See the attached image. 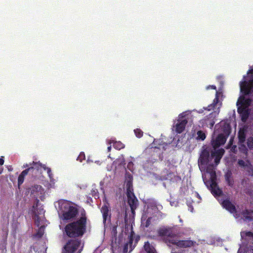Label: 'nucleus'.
<instances>
[{
    "mask_svg": "<svg viewBox=\"0 0 253 253\" xmlns=\"http://www.w3.org/2000/svg\"><path fill=\"white\" fill-rule=\"evenodd\" d=\"M107 149H108V151H110L111 149V146H108Z\"/></svg>",
    "mask_w": 253,
    "mask_h": 253,
    "instance_id": "36",
    "label": "nucleus"
},
{
    "mask_svg": "<svg viewBox=\"0 0 253 253\" xmlns=\"http://www.w3.org/2000/svg\"><path fill=\"white\" fill-rule=\"evenodd\" d=\"M133 239L132 235H131L129 238V242L126 243L124 247L123 253H127L128 252H130L134 248V246L132 245Z\"/></svg>",
    "mask_w": 253,
    "mask_h": 253,
    "instance_id": "15",
    "label": "nucleus"
},
{
    "mask_svg": "<svg viewBox=\"0 0 253 253\" xmlns=\"http://www.w3.org/2000/svg\"><path fill=\"white\" fill-rule=\"evenodd\" d=\"M213 124H214V123H212V124H211V126H213Z\"/></svg>",
    "mask_w": 253,
    "mask_h": 253,
    "instance_id": "41",
    "label": "nucleus"
},
{
    "mask_svg": "<svg viewBox=\"0 0 253 253\" xmlns=\"http://www.w3.org/2000/svg\"><path fill=\"white\" fill-rule=\"evenodd\" d=\"M113 253H115L114 251H113Z\"/></svg>",
    "mask_w": 253,
    "mask_h": 253,
    "instance_id": "43",
    "label": "nucleus"
},
{
    "mask_svg": "<svg viewBox=\"0 0 253 253\" xmlns=\"http://www.w3.org/2000/svg\"><path fill=\"white\" fill-rule=\"evenodd\" d=\"M206 138V135L202 131L197 132V139L198 140H204Z\"/></svg>",
    "mask_w": 253,
    "mask_h": 253,
    "instance_id": "23",
    "label": "nucleus"
},
{
    "mask_svg": "<svg viewBox=\"0 0 253 253\" xmlns=\"http://www.w3.org/2000/svg\"><path fill=\"white\" fill-rule=\"evenodd\" d=\"M31 170H32V168L29 167L25 170H23L20 174L25 177Z\"/></svg>",
    "mask_w": 253,
    "mask_h": 253,
    "instance_id": "29",
    "label": "nucleus"
},
{
    "mask_svg": "<svg viewBox=\"0 0 253 253\" xmlns=\"http://www.w3.org/2000/svg\"><path fill=\"white\" fill-rule=\"evenodd\" d=\"M41 212H42V213H41V214H43V212H43V211H42H42H41Z\"/></svg>",
    "mask_w": 253,
    "mask_h": 253,
    "instance_id": "39",
    "label": "nucleus"
},
{
    "mask_svg": "<svg viewBox=\"0 0 253 253\" xmlns=\"http://www.w3.org/2000/svg\"><path fill=\"white\" fill-rule=\"evenodd\" d=\"M226 138L222 134H219L215 140L212 141L213 150L210 154L208 149L204 150L199 159L198 165L201 171L203 172L202 177L205 184L211 188V193L215 196H220L222 191L216 182L215 167L219 163L224 153L223 149L217 148L221 145L224 144Z\"/></svg>",
    "mask_w": 253,
    "mask_h": 253,
    "instance_id": "1",
    "label": "nucleus"
},
{
    "mask_svg": "<svg viewBox=\"0 0 253 253\" xmlns=\"http://www.w3.org/2000/svg\"><path fill=\"white\" fill-rule=\"evenodd\" d=\"M239 146L241 145H245L244 143L246 140V130L244 129H240L238 133Z\"/></svg>",
    "mask_w": 253,
    "mask_h": 253,
    "instance_id": "17",
    "label": "nucleus"
},
{
    "mask_svg": "<svg viewBox=\"0 0 253 253\" xmlns=\"http://www.w3.org/2000/svg\"><path fill=\"white\" fill-rule=\"evenodd\" d=\"M4 163L3 157L1 156L0 158V165H2Z\"/></svg>",
    "mask_w": 253,
    "mask_h": 253,
    "instance_id": "33",
    "label": "nucleus"
},
{
    "mask_svg": "<svg viewBox=\"0 0 253 253\" xmlns=\"http://www.w3.org/2000/svg\"><path fill=\"white\" fill-rule=\"evenodd\" d=\"M134 133L136 135V136L140 138L143 135V132L139 129H136L134 130Z\"/></svg>",
    "mask_w": 253,
    "mask_h": 253,
    "instance_id": "26",
    "label": "nucleus"
},
{
    "mask_svg": "<svg viewBox=\"0 0 253 253\" xmlns=\"http://www.w3.org/2000/svg\"><path fill=\"white\" fill-rule=\"evenodd\" d=\"M128 180L126 182V195L128 203L131 208L132 213H134V210L136 208L138 201L133 193L132 184L131 182L132 177L130 175H128Z\"/></svg>",
    "mask_w": 253,
    "mask_h": 253,
    "instance_id": "5",
    "label": "nucleus"
},
{
    "mask_svg": "<svg viewBox=\"0 0 253 253\" xmlns=\"http://www.w3.org/2000/svg\"><path fill=\"white\" fill-rule=\"evenodd\" d=\"M226 180H227V181L228 182V184H229L230 186H232V185H233V182H232L230 179H229V178L227 177V178H226Z\"/></svg>",
    "mask_w": 253,
    "mask_h": 253,
    "instance_id": "32",
    "label": "nucleus"
},
{
    "mask_svg": "<svg viewBox=\"0 0 253 253\" xmlns=\"http://www.w3.org/2000/svg\"><path fill=\"white\" fill-rule=\"evenodd\" d=\"M30 168H32V169H36L38 171H41L42 169L44 170H47V173L50 179L52 178V173L51 169L48 168H46L44 165L42 164L40 162H33L32 166Z\"/></svg>",
    "mask_w": 253,
    "mask_h": 253,
    "instance_id": "12",
    "label": "nucleus"
},
{
    "mask_svg": "<svg viewBox=\"0 0 253 253\" xmlns=\"http://www.w3.org/2000/svg\"><path fill=\"white\" fill-rule=\"evenodd\" d=\"M216 86L213 85H209L207 87V89H216Z\"/></svg>",
    "mask_w": 253,
    "mask_h": 253,
    "instance_id": "31",
    "label": "nucleus"
},
{
    "mask_svg": "<svg viewBox=\"0 0 253 253\" xmlns=\"http://www.w3.org/2000/svg\"><path fill=\"white\" fill-rule=\"evenodd\" d=\"M42 218H43L42 215L39 216L37 214V213L35 212L34 219H35V222H36V224L37 225V226L40 225V224H41L40 221L42 220Z\"/></svg>",
    "mask_w": 253,
    "mask_h": 253,
    "instance_id": "22",
    "label": "nucleus"
},
{
    "mask_svg": "<svg viewBox=\"0 0 253 253\" xmlns=\"http://www.w3.org/2000/svg\"><path fill=\"white\" fill-rule=\"evenodd\" d=\"M218 93L217 91L216 92V97L214 99L212 104L209 105L208 107L209 111L211 109L215 110L214 112H212L211 115H217L219 113V109L221 106V103L218 102Z\"/></svg>",
    "mask_w": 253,
    "mask_h": 253,
    "instance_id": "11",
    "label": "nucleus"
},
{
    "mask_svg": "<svg viewBox=\"0 0 253 253\" xmlns=\"http://www.w3.org/2000/svg\"><path fill=\"white\" fill-rule=\"evenodd\" d=\"M238 112L242 116V120L245 121L249 115V110L248 108L239 106L238 108Z\"/></svg>",
    "mask_w": 253,
    "mask_h": 253,
    "instance_id": "16",
    "label": "nucleus"
},
{
    "mask_svg": "<svg viewBox=\"0 0 253 253\" xmlns=\"http://www.w3.org/2000/svg\"><path fill=\"white\" fill-rule=\"evenodd\" d=\"M241 235L242 238L246 237L247 238L246 240H250L251 239L253 240V233L251 232H242L241 233Z\"/></svg>",
    "mask_w": 253,
    "mask_h": 253,
    "instance_id": "20",
    "label": "nucleus"
},
{
    "mask_svg": "<svg viewBox=\"0 0 253 253\" xmlns=\"http://www.w3.org/2000/svg\"><path fill=\"white\" fill-rule=\"evenodd\" d=\"M248 74H251L249 83L246 81L240 83L241 91L246 94L253 93V68L248 71Z\"/></svg>",
    "mask_w": 253,
    "mask_h": 253,
    "instance_id": "10",
    "label": "nucleus"
},
{
    "mask_svg": "<svg viewBox=\"0 0 253 253\" xmlns=\"http://www.w3.org/2000/svg\"><path fill=\"white\" fill-rule=\"evenodd\" d=\"M160 234L162 235H166V230H162L160 232Z\"/></svg>",
    "mask_w": 253,
    "mask_h": 253,
    "instance_id": "34",
    "label": "nucleus"
},
{
    "mask_svg": "<svg viewBox=\"0 0 253 253\" xmlns=\"http://www.w3.org/2000/svg\"><path fill=\"white\" fill-rule=\"evenodd\" d=\"M188 114L187 112H183L180 114L176 122L174 123L173 128L175 131L178 133H181L185 129V126L188 122Z\"/></svg>",
    "mask_w": 253,
    "mask_h": 253,
    "instance_id": "8",
    "label": "nucleus"
},
{
    "mask_svg": "<svg viewBox=\"0 0 253 253\" xmlns=\"http://www.w3.org/2000/svg\"><path fill=\"white\" fill-rule=\"evenodd\" d=\"M167 242L169 244L175 245L179 248H189L194 246L195 242L191 240H179L176 237L169 236L167 239Z\"/></svg>",
    "mask_w": 253,
    "mask_h": 253,
    "instance_id": "9",
    "label": "nucleus"
},
{
    "mask_svg": "<svg viewBox=\"0 0 253 253\" xmlns=\"http://www.w3.org/2000/svg\"><path fill=\"white\" fill-rule=\"evenodd\" d=\"M85 159V154L84 152H81L79 156L77 158V161L82 162Z\"/></svg>",
    "mask_w": 253,
    "mask_h": 253,
    "instance_id": "27",
    "label": "nucleus"
},
{
    "mask_svg": "<svg viewBox=\"0 0 253 253\" xmlns=\"http://www.w3.org/2000/svg\"><path fill=\"white\" fill-rule=\"evenodd\" d=\"M82 248L81 240L72 239L69 240L65 245L62 253H81Z\"/></svg>",
    "mask_w": 253,
    "mask_h": 253,
    "instance_id": "7",
    "label": "nucleus"
},
{
    "mask_svg": "<svg viewBox=\"0 0 253 253\" xmlns=\"http://www.w3.org/2000/svg\"><path fill=\"white\" fill-rule=\"evenodd\" d=\"M144 248L147 253H156L154 248L148 242L145 243Z\"/></svg>",
    "mask_w": 253,
    "mask_h": 253,
    "instance_id": "18",
    "label": "nucleus"
},
{
    "mask_svg": "<svg viewBox=\"0 0 253 253\" xmlns=\"http://www.w3.org/2000/svg\"><path fill=\"white\" fill-rule=\"evenodd\" d=\"M24 180V177L23 175H21V174L19 175L18 179V185H20L23 183Z\"/></svg>",
    "mask_w": 253,
    "mask_h": 253,
    "instance_id": "28",
    "label": "nucleus"
},
{
    "mask_svg": "<svg viewBox=\"0 0 253 253\" xmlns=\"http://www.w3.org/2000/svg\"><path fill=\"white\" fill-rule=\"evenodd\" d=\"M44 233V227L42 225H41V227L39 228L38 232L36 235V236L40 238L41 237Z\"/></svg>",
    "mask_w": 253,
    "mask_h": 253,
    "instance_id": "24",
    "label": "nucleus"
},
{
    "mask_svg": "<svg viewBox=\"0 0 253 253\" xmlns=\"http://www.w3.org/2000/svg\"><path fill=\"white\" fill-rule=\"evenodd\" d=\"M239 150L244 156L242 158L239 159L237 161L238 166L240 169L247 172L249 175H253V166L248 158V150L245 145H241Z\"/></svg>",
    "mask_w": 253,
    "mask_h": 253,
    "instance_id": "4",
    "label": "nucleus"
},
{
    "mask_svg": "<svg viewBox=\"0 0 253 253\" xmlns=\"http://www.w3.org/2000/svg\"><path fill=\"white\" fill-rule=\"evenodd\" d=\"M250 195L253 197V192H250Z\"/></svg>",
    "mask_w": 253,
    "mask_h": 253,
    "instance_id": "37",
    "label": "nucleus"
},
{
    "mask_svg": "<svg viewBox=\"0 0 253 253\" xmlns=\"http://www.w3.org/2000/svg\"><path fill=\"white\" fill-rule=\"evenodd\" d=\"M222 205L223 208L233 213L236 218L243 219L245 221L253 220V211H252L244 210L241 211L240 210H236L235 206L229 200L223 201Z\"/></svg>",
    "mask_w": 253,
    "mask_h": 253,
    "instance_id": "3",
    "label": "nucleus"
},
{
    "mask_svg": "<svg viewBox=\"0 0 253 253\" xmlns=\"http://www.w3.org/2000/svg\"><path fill=\"white\" fill-rule=\"evenodd\" d=\"M252 253H253V249L252 251Z\"/></svg>",
    "mask_w": 253,
    "mask_h": 253,
    "instance_id": "42",
    "label": "nucleus"
},
{
    "mask_svg": "<svg viewBox=\"0 0 253 253\" xmlns=\"http://www.w3.org/2000/svg\"><path fill=\"white\" fill-rule=\"evenodd\" d=\"M247 144L249 148L253 149V136L248 139Z\"/></svg>",
    "mask_w": 253,
    "mask_h": 253,
    "instance_id": "25",
    "label": "nucleus"
},
{
    "mask_svg": "<svg viewBox=\"0 0 253 253\" xmlns=\"http://www.w3.org/2000/svg\"><path fill=\"white\" fill-rule=\"evenodd\" d=\"M109 208L106 205H104L102 207L101 212L103 214V221L105 222L109 216Z\"/></svg>",
    "mask_w": 253,
    "mask_h": 253,
    "instance_id": "19",
    "label": "nucleus"
},
{
    "mask_svg": "<svg viewBox=\"0 0 253 253\" xmlns=\"http://www.w3.org/2000/svg\"><path fill=\"white\" fill-rule=\"evenodd\" d=\"M31 194L35 197H41L43 194V189L40 185H34L30 188Z\"/></svg>",
    "mask_w": 253,
    "mask_h": 253,
    "instance_id": "13",
    "label": "nucleus"
},
{
    "mask_svg": "<svg viewBox=\"0 0 253 253\" xmlns=\"http://www.w3.org/2000/svg\"><path fill=\"white\" fill-rule=\"evenodd\" d=\"M86 218L85 212H82V217L76 222L67 224L65 231L67 235L70 237H76L82 236L86 229Z\"/></svg>",
    "mask_w": 253,
    "mask_h": 253,
    "instance_id": "2",
    "label": "nucleus"
},
{
    "mask_svg": "<svg viewBox=\"0 0 253 253\" xmlns=\"http://www.w3.org/2000/svg\"><path fill=\"white\" fill-rule=\"evenodd\" d=\"M171 253H174L173 251H172Z\"/></svg>",
    "mask_w": 253,
    "mask_h": 253,
    "instance_id": "40",
    "label": "nucleus"
},
{
    "mask_svg": "<svg viewBox=\"0 0 253 253\" xmlns=\"http://www.w3.org/2000/svg\"><path fill=\"white\" fill-rule=\"evenodd\" d=\"M77 186L81 189H84L87 187L86 184H78Z\"/></svg>",
    "mask_w": 253,
    "mask_h": 253,
    "instance_id": "30",
    "label": "nucleus"
},
{
    "mask_svg": "<svg viewBox=\"0 0 253 253\" xmlns=\"http://www.w3.org/2000/svg\"><path fill=\"white\" fill-rule=\"evenodd\" d=\"M179 221H180V222H182V219L180 218V217H179Z\"/></svg>",
    "mask_w": 253,
    "mask_h": 253,
    "instance_id": "38",
    "label": "nucleus"
},
{
    "mask_svg": "<svg viewBox=\"0 0 253 253\" xmlns=\"http://www.w3.org/2000/svg\"><path fill=\"white\" fill-rule=\"evenodd\" d=\"M112 142H113V147H114V148L116 149L120 150L124 147V145L120 141H116L114 142L113 141H112V142H110L109 143H111Z\"/></svg>",
    "mask_w": 253,
    "mask_h": 253,
    "instance_id": "21",
    "label": "nucleus"
},
{
    "mask_svg": "<svg viewBox=\"0 0 253 253\" xmlns=\"http://www.w3.org/2000/svg\"><path fill=\"white\" fill-rule=\"evenodd\" d=\"M32 164H26L25 165H24L23 167V168H27V167H29H29L32 166Z\"/></svg>",
    "mask_w": 253,
    "mask_h": 253,
    "instance_id": "35",
    "label": "nucleus"
},
{
    "mask_svg": "<svg viewBox=\"0 0 253 253\" xmlns=\"http://www.w3.org/2000/svg\"><path fill=\"white\" fill-rule=\"evenodd\" d=\"M251 103V100L247 99L245 97H240L237 103V105L240 107L248 108Z\"/></svg>",
    "mask_w": 253,
    "mask_h": 253,
    "instance_id": "14",
    "label": "nucleus"
},
{
    "mask_svg": "<svg viewBox=\"0 0 253 253\" xmlns=\"http://www.w3.org/2000/svg\"><path fill=\"white\" fill-rule=\"evenodd\" d=\"M59 207L63 212V216L64 219H73L78 213L77 209L73 206H71L69 204L65 202H59Z\"/></svg>",
    "mask_w": 253,
    "mask_h": 253,
    "instance_id": "6",
    "label": "nucleus"
}]
</instances>
